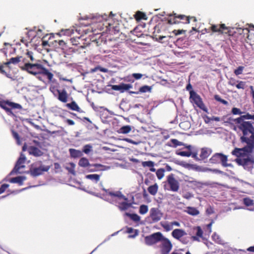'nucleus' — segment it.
<instances>
[{
  "label": "nucleus",
  "instance_id": "nucleus-42",
  "mask_svg": "<svg viewBox=\"0 0 254 254\" xmlns=\"http://www.w3.org/2000/svg\"><path fill=\"white\" fill-rule=\"evenodd\" d=\"M4 68H6V70L9 71V68H8V66L5 65L4 63H3L2 65H0V72L2 74L5 75L8 77H10L9 76L10 74L7 73V71Z\"/></svg>",
  "mask_w": 254,
  "mask_h": 254
},
{
  "label": "nucleus",
  "instance_id": "nucleus-8",
  "mask_svg": "<svg viewBox=\"0 0 254 254\" xmlns=\"http://www.w3.org/2000/svg\"><path fill=\"white\" fill-rule=\"evenodd\" d=\"M254 149V146L250 144H247V146L242 148H235L232 152V155L237 158H242L246 156V153H251Z\"/></svg>",
  "mask_w": 254,
  "mask_h": 254
},
{
  "label": "nucleus",
  "instance_id": "nucleus-39",
  "mask_svg": "<svg viewBox=\"0 0 254 254\" xmlns=\"http://www.w3.org/2000/svg\"><path fill=\"white\" fill-rule=\"evenodd\" d=\"M151 87L148 85H144L139 88L138 92H130V93L138 94L139 92L145 93L147 92H151Z\"/></svg>",
  "mask_w": 254,
  "mask_h": 254
},
{
  "label": "nucleus",
  "instance_id": "nucleus-18",
  "mask_svg": "<svg viewBox=\"0 0 254 254\" xmlns=\"http://www.w3.org/2000/svg\"><path fill=\"white\" fill-rule=\"evenodd\" d=\"M26 56L27 58L29 59V60L27 59L26 58L21 57V62H20L19 64V67L20 69L21 67L24 64L26 63H31V62H33L35 60L32 52L28 51L26 53Z\"/></svg>",
  "mask_w": 254,
  "mask_h": 254
},
{
  "label": "nucleus",
  "instance_id": "nucleus-20",
  "mask_svg": "<svg viewBox=\"0 0 254 254\" xmlns=\"http://www.w3.org/2000/svg\"><path fill=\"white\" fill-rule=\"evenodd\" d=\"M131 87V85L129 84L121 83L119 85H112V89L116 91H120L123 93L126 90H127Z\"/></svg>",
  "mask_w": 254,
  "mask_h": 254
},
{
  "label": "nucleus",
  "instance_id": "nucleus-58",
  "mask_svg": "<svg viewBox=\"0 0 254 254\" xmlns=\"http://www.w3.org/2000/svg\"><path fill=\"white\" fill-rule=\"evenodd\" d=\"M244 69V66H239L237 69H235L234 72L236 75H239L242 73Z\"/></svg>",
  "mask_w": 254,
  "mask_h": 254
},
{
  "label": "nucleus",
  "instance_id": "nucleus-2",
  "mask_svg": "<svg viewBox=\"0 0 254 254\" xmlns=\"http://www.w3.org/2000/svg\"><path fill=\"white\" fill-rule=\"evenodd\" d=\"M21 69L34 75L42 74L46 76L49 80L53 78V73L40 64L26 63L21 67Z\"/></svg>",
  "mask_w": 254,
  "mask_h": 254
},
{
  "label": "nucleus",
  "instance_id": "nucleus-30",
  "mask_svg": "<svg viewBox=\"0 0 254 254\" xmlns=\"http://www.w3.org/2000/svg\"><path fill=\"white\" fill-rule=\"evenodd\" d=\"M225 123L229 124L234 127V126H239L240 124V118L238 117L236 119H234L232 117H229L227 119Z\"/></svg>",
  "mask_w": 254,
  "mask_h": 254
},
{
  "label": "nucleus",
  "instance_id": "nucleus-24",
  "mask_svg": "<svg viewBox=\"0 0 254 254\" xmlns=\"http://www.w3.org/2000/svg\"><path fill=\"white\" fill-rule=\"evenodd\" d=\"M212 153V150L211 149L204 147L201 149L200 153L199 154V160H203L205 159L208 158V157Z\"/></svg>",
  "mask_w": 254,
  "mask_h": 254
},
{
  "label": "nucleus",
  "instance_id": "nucleus-17",
  "mask_svg": "<svg viewBox=\"0 0 254 254\" xmlns=\"http://www.w3.org/2000/svg\"><path fill=\"white\" fill-rule=\"evenodd\" d=\"M210 29L213 32H219L221 33H228V28L224 24L218 25H212Z\"/></svg>",
  "mask_w": 254,
  "mask_h": 254
},
{
  "label": "nucleus",
  "instance_id": "nucleus-16",
  "mask_svg": "<svg viewBox=\"0 0 254 254\" xmlns=\"http://www.w3.org/2000/svg\"><path fill=\"white\" fill-rule=\"evenodd\" d=\"M102 190L106 192V195H109L113 199H114L115 197H117L119 199H123L125 201H127L128 200V198L126 196H125L120 191L113 192L104 188H102Z\"/></svg>",
  "mask_w": 254,
  "mask_h": 254
},
{
  "label": "nucleus",
  "instance_id": "nucleus-13",
  "mask_svg": "<svg viewBox=\"0 0 254 254\" xmlns=\"http://www.w3.org/2000/svg\"><path fill=\"white\" fill-rule=\"evenodd\" d=\"M80 40V37H73L70 39V40L71 41V43L72 44L73 46H74L75 47L69 48L68 53L79 54L80 53L79 50H83L85 48V46H80L79 47H77L78 45L80 44L79 42V40Z\"/></svg>",
  "mask_w": 254,
  "mask_h": 254
},
{
  "label": "nucleus",
  "instance_id": "nucleus-15",
  "mask_svg": "<svg viewBox=\"0 0 254 254\" xmlns=\"http://www.w3.org/2000/svg\"><path fill=\"white\" fill-rule=\"evenodd\" d=\"M163 216V213L157 208H152L150 210V217L153 222L160 221Z\"/></svg>",
  "mask_w": 254,
  "mask_h": 254
},
{
  "label": "nucleus",
  "instance_id": "nucleus-49",
  "mask_svg": "<svg viewBox=\"0 0 254 254\" xmlns=\"http://www.w3.org/2000/svg\"><path fill=\"white\" fill-rule=\"evenodd\" d=\"M165 170L163 168H160L156 171V174L157 178L159 180H161L163 178L164 176Z\"/></svg>",
  "mask_w": 254,
  "mask_h": 254
},
{
  "label": "nucleus",
  "instance_id": "nucleus-25",
  "mask_svg": "<svg viewBox=\"0 0 254 254\" xmlns=\"http://www.w3.org/2000/svg\"><path fill=\"white\" fill-rule=\"evenodd\" d=\"M243 203L248 207L251 211L254 210V201L250 197H245L243 200Z\"/></svg>",
  "mask_w": 254,
  "mask_h": 254
},
{
  "label": "nucleus",
  "instance_id": "nucleus-62",
  "mask_svg": "<svg viewBox=\"0 0 254 254\" xmlns=\"http://www.w3.org/2000/svg\"><path fill=\"white\" fill-rule=\"evenodd\" d=\"M12 133L13 137L16 140L17 142L20 144V137L18 133L14 130H12Z\"/></svg>",
  "mask_w": 254,
  "mask_h": 254
},
{
  "label": "nucleus",
  "instance_id": "nucleus-43",
  "mask_svg": "<svg viewBox=\"0 0 254 254\" xmlns=\"http://www.w3.org/2000/svg\"><path fill=\"white\" fill-rule=\"evenodd\" d=\"M126 215L128 216L132 221L134 222H137L140 220V216L135 213L130 214L129 213H126Z\"/></svg>",
  "mask_w": 254,
  "mask_h": 254
},
{
  "label": "nucleus",
  "instance_id": "nucleus-19",
  "mask_svg": "<svg viewBox=\"0 0 254 254\" xmlns=\"http://www.w3.org/2000/svg\"><path fill=\"white\" fill-rule=\"evenodd\" d=\"M162 27V23H158L154 27V31L152 32L153 38H156L158 41H161L165 36H161L159 35L160 33L161 29Z\"/></svg>",
  "mask_w": 254,
  "mask_h": 254
},
{
  "label": "nucleus",
  "instance_id": "nucleus-31",
  "mask_svg": "<svg viewBox=\"0 0 254 254\" xmlns=\"http://www.w3.org/2000/svg\"><path fill=\"white\" fill-rule=\"evenodd\" d=\"M91 167H96V170H92L93 171H103L108 170L110 169V166H107L101 164H93L91 166Z\"/></svg>",
  "mask_w": 254,
  "mask_h": 254
},
{
  "label": "nucleus",
  "instance_id": "nucleus-9",
  "mask_svg": "<svg viewBox=\"0 0 254 254\" xmlns=\"http://www.w3.org/2000/svg\"><path fill=\"white\" fill-rule=\"evenodd\" d=\"M159 245L161 254H169L172 249L173 245L171 241L167 238L162 237Z\"/></svg>",
  "mask_w": 254,
  "mask_h": 254
},
{
  "label": "nucleus",
  "instance_id": "nucleus-28",
  "mask_svg": "<svg viewBox=\"0 0 254 254\" xmlns=\"http://www.w3.org/2000/svg\"><path fill=\"white\" fill-rule=\"evenodd\" d=\"M69 152L71 157L73 158H79L83 155V153L81 151L73 148H70Z\"/></svg>",
  "mask_w": 254,
  "mask_h": 254
},
{
  "label": "nucleus",
  "instance_id": "nucleus-26",
  "mask_svg": "<svg viewBox=\"0 0 254 254\" xmlns=\"http://www.w3.org/2000/svg\"><path fill=\"white\" fill-rule=\"evenodd\" d=\"M194 229L196 230V235L192 236L191 238L192 241H199V238H202L203 236V231L200 226H197L194 228Z\"/></svg>",
  "mask_w": 254,
  "mask_h": 254
},
{
  "label": "nucleus",
  "instance_id": "nucleus-14",
  "mask_svg": "<svg viewBox=\"0 0 254 254\" xmlns=\"http://www.w3.org/2000/svg\"><path fill=\"white\" fill-rule=\"evenodd\" d=\"M167 182L170 188V190L175 192L178 191L179 189V183L175 178L174 174H171L167 176Z\"/></svg>",
  "mask_w": 254,
  "mask_h": 254
},
{
  "label": "nucleus",
  "instance_id": "nucleus-29",
  "mask_svg": "<svg viewBox=\"0 0 254 254\" xmlns=\"http://www.w3.org/2000/svg\"><path fill=\"white\" fill-rule=\"evenodd\" d=\"M92 165L89 163L88 159L85 157H82L78 162V165L83 168H92L91 166Z\"/></svg>",
  "mask_w": 254,
  "mask_h": 254
},
{
  "label": "nucleus",
  "instance_id": "nucleus-57",
  "mask_svg": "<svg viewBox=\"0 0 254 254\" xmlns=\"http://www.w3.org/2000/svg\"><path fill=\"white\" fill-rule=\"evenodd\" d=\"M98 70H100L102 72H106L107 71V69L106 68L102 67L100 66H97L91 69V72H95Z\"/></svg>",
  "mask_w": 254,
  "mask_h": 254
},
{
  "label": "nucleus",
  "instance_id": "nucleus-10",
  "mask_svg": "<svg viewBox=\"0 0 254 254\" xmlns=\"http://www.w3.org/2000/svg\"><path fill=\"white\" fill-rule=\"evenodd\" d=\"M163 237L161 232H156L145 237V242L147 245L151 246L160 242Z\"/></svg>",
  "mask_w": 254,
  "mask_h": 254
},
{
  "label": "nucleus",
  "instance_id": "nucleus-56",
  "mask_svg": "<svg viewBox=\"0 0 254 254\" xmlns=\"http://www.w3.org/2000/svg\"><path fill=\"white\" fill-rule=\"evenodd\" d=\"M177 154L181 156L190 157L191 155L190 151H177Z\"/></svg>",
  "mask_w": 254,
  "mask_h": 254
},
{
  "label": "nucleus",
  "instance_id": "nucleus-50",
  "mask_svg": "<svg viewBox=\"0 0 254 254\" xmlns=\"http://www.w3.org/2000/svg\"><path fill=\"white\" fill-rule=\"evenodd\" d=\"M148 206L146 205L142 204L139 207V212L141 214H145L148 212Z\"/></svg>",
  "mask_w": 254,
  "mask_h": 254
},
{
  "label": "nucleus",
  "instance_id": "nucleus-23",
  "mask_svg": "<svg viewBox=\"0 0 254 254\" xmlns=\"http://www.w3.org/2000/svg\"><path fill=\"white\" fill-rule=\"evenodd\" d=\"M25 161H26V157H25V155L24 154L21 153L20 154V157L19 158V159H18V160L16 162V164L15 165L14 168H13V169L11 171V173H19V166L20 163H24L25 164Z\"/></svg>",
  "mask_w": 254,
  "mask_h": 254
},
{
  "label": "nucleus",
  "instance_id": "nucleus-12",
  "mask_svg": "<svg viewBox=\"0 0 254 254\" xmlns=\"http://www.w3.org/2000/svg\"><path fill=\"white\" fill-rule=\"evenodd\" d=\"M187 234L186 231L182 229H175L171 233L172 236L175 239L180 241L184 244H187L188 243V241L186 239H182V238L186 235Z\"/></svg>",
  "mask_w": 254,
  "mask_h": 254
},
{
  "label": "nucleus",
  "instance_id": "nucleus-53",
  "mask_svg": "<svg viewBox=\"0 0 254 254\" xmlns=\"http://www.w3.org/2000/svg\"><path fill=\"white\" fill-rule=\"evenodd\" d=\"M235 86L239 89H244L246 87V82L243 81L238 80Z\"/></svg>",
  "mask_w": 254,
  "mask_h": 254
},
{
  "label": "nucleus",
  "instance_id": "nucleus-11",
  "mask_svg": "<svg viewBox=\"0 0 254 254\" xmlns=\"http://www.w3.org/2000/svg\"><path fill=\"white\" fill-rule=\"evenodd\" d=\"M228 161L227 156L222 153H215L210 159L211 163L216 164L221 162L223 166L227 167L229 165L227 163Z\"/></svg>",
  "mask_w": 254,
  "mask_h": 254
},
{
  "label": "nucleus",
  "instance_id": "nucleus-46",
  "mask_svg": "<svg viewBox=\"0 0 254 254\" xmlns=\"http://www.w3.org/2000/svg\"><path fill=\"white\" fill-rule=\"evenodd\" d=\"M252 115L250 114L249 113H247L246 115H241L239 117L240 118V123L243 122H251L250 121H245V120H251L252 119Z\"/></svg>",
  "mask_w": 254,
  "mask_h": 254
},
{
  "label": "nucleus",
  "instance_id": "nucleus-59",
  "mask_svg": "<svg viewBox=\"0 0 254 254\" xmlns=\"http://www.w3.org/2000/svg\"><path fill=\"white\" fill-rule=\"evenodd\" d=\"M231 112L233 115H241L243 113L240 109L236 107L232 108Z\"/></svg>",
  "mask_w": 254,
  "mask_h": 254
},
{
  "label": "nucleus",
  "instance_id": "nucleus-6",
  "mask_svg": "<svg viewBox=\"0 0 254 254\" xmlns=\"http://www.w3.org/2000/svg\"><path fill=\"white\" fill-rule=\"evenodd\" d=\"M190 102L193 104H195L197 107L203 111L206 112L207 108L203 103L201 97L193 90L190 91Z\"/></svg>",
  "mask_w": 254,
  "mask_h": 254
},
{
  "label": "nucleus",
  "instance_id": "nucleus-51",
  "mask_svg": "<svg viewBox=\"0 0 254 254\" xmlns=\"http://www.w3.org/2000/svg\"><path fill=\"white\" fill-rule=\"evenodd\" d=\"M92 146L90 144H86L83 146V150L81 151L86 154H89L92 150Z\"/></svg>",
  "mask_w": 254,
  "mask_h": 254
},
{
  "label": "nucleus",
  "instance_id": "nucleus-36",
  "mask_svg": "<svg viewBox=\"0 0 254 254\" xmlns=\"http://www.w3.org/2000/svg\"><path fill=\"white\" fill-rule=\"evenodd\" d=\"M141 164L143 167H150V171L151 172H154L156 171V169L154 168V163L152 161H143L142 162Z\"/></svg>",
  "mask_w": 254,
  "mask_h": 254
},
{
  "label": "nucleus",
  "instance_id": "nucleus-34",
  "mask_svg": "<svg viewBox=\"0 0 254 254\" xmlns=\"http://www.w3.org/2000/svg\"><path fill=\"white\" fill-rule=\"evenodd\" d=\"M134 17L137 21L141 20H146L147 18L146 15L144 12L140 11H137L134 15Z\"/></svg>",
  "mask_w": 254,
  "mask_h": 254
},
{
  "label": "nucleus",
  "instance_id": "nucleus-32",
  "mask_svg": "<svg viewBox=\"0 0 254 254\" xmlns=\"http://www.w3.org/2000/svg\"><path fill=\"white\" fill-rule=\"evenodd\" d=\"M21 62V56H17L15 58H11L8 62L4 63V64L7 66L11 64H18Z\"/></svg>",
  "mask_w": 254,
  "mask_h": 254
},
{
  "label": "nucleus",
  "instance_id": "nucleus-41",
  "mask_svg": "<svg viewBox=\"0 0 254 254\" xmlns=\"http://www.w3.org/2000/svg\"><path fill=\"white\" fill-rule=\"evenodd\" d=\"M131 206V203L127 202H122L119 203L118 208L121 211L127 210Z\"/></svg>",
  "mask_w": 254,
  "mask_h": 254
},
{
  "label": "nucleus",
  "instance_id": "nucleus-52",
  "mask_svg": "<svg viewBox=\"0 0 254 254\" xmlns=\"http://www.w3.org/2000/svg\"><path fill=\"white\" fill-rule=\"evenodd\" d=\"M170 141L172 143V145L168 144V145L174 147H176L178 146H180L183 144L182 142L179 141L176 139H172Z\"/></svg>",
  "mask_w": 254,
  "mask_h": 254
},
{
  "label": "nucleus",
  "instance_id": "nucleus-64",
  "mask_svg": "<svg viewBox=\"0 0 254 254\" xmlns=\"http://www.w3.org/2000/svg\"><path fill=\"white\" fill-rule=\"evenodd\" d=\"M132 76L136 79H139L142 77V74L138 73H134L132 74Z\"/></svg>",
  "mask_w": 254,
  "mask_h": 254
},
{
  "label": "nucleus",
  "instance_id": "nucleus-45",
  "mask_svg": "<svg viewBox=\"0 0 254 254\" xmlns=\"http://www.w3.org/2000/svg\"><path fill=\"white\" fill-rule=\"evenodd\" d=\"M74 33V30L73 29H62L60 32L61 35H64L67 36H70Z\"/></svg>",
  "mask_w": 254,
  "mask_h": 254
},
{
  "label": "nucleus",
  "instance_id": "nucleus-3",
  "mask_svg": "<svg viewBox=\"0 0 254 254\" xmlns=\"http://www.w3.org/2000/svg\"><path fill=\"white\" fill-rule=\"evenodd\" d=\"M50 168V166L43 165L42 162L38 161L31 165L29 173L31 176L35 177L42 175L44 172L48 171Z\"/></svg>",
  "mask_w": 254,
  "mask_h": 254
},
{
  "label": "nucleus",
  "instance_id": "nucleus-44",
  "mask_svg": "<svg viewBox=\"0 0 254 254\" xmlns=\"http://www.w3.org/2000/svg\"><path fill=\"white\" fill-rule=\"evenodd\" d=\"M69 167H66L65 169L68 171L69 173L71 174H72L73 175H75V165L73 162H70L69 163Z\"/></svg>",
  "mask_w": 254,
  "mask_h": 254
},
{
  "label": "nucleus",
  "instance_id": "nucleus-5",
  "mask_svg": "<svg viewBox=\"0 0 254 254\" xmlns=\"http://www.w3.org/2000/svg\"><path fill=\"white\" fill-rule=\"evenodd\" d=\"M0 107L5 110L8 115H13L12 109H17L21 110L22 107L18 103L11 102L9 100H3L0 104Z\"/></svg>",
  "mask_w": 254,
  "mask_h": 254
},
{
  "label": "nucleus",
  "instance_id": "nucleus-40",
  "mask_svg": "<svg viewBox=\"0 0 254 254\" xmlns=\"http://www.w3.org/2000/svg\"><path fill=\"white\" fill-rule=\"evenodd\" d=\"M186 212L190 215L195 216L199 214V211L195 207H188Z\"/></svg>",
  "mask_w": 254,
  "mask_h": 254
},
{
  "label": "nucleus",
  "instance_id": "nucleus-47",
  "mask_svg": "<svg viewBox=\"0 0 254 254\" xmlns=\"http://www.w3.org/2000/svg\"><path fill=\"white\" fill-rule=\"evenodd\" d=\"M131 130V127L129 126H125L122 127L120 129L119 132L121 133L126 134L129 132Z\"/></svg>",
  "mask_w": 254,
  "mask_h": 254
},
{
  "label": "nucleus",
  "instance_id": "nucleus-63",
  "mask_svg": "<svg viewBox=\"0 0 254 254\" xmlns=\"http://www.w3.org/2000/svg\"><path fill=\"white\" fill-rule=\"evenodd\" d=\"M186 32V31L184 30H174L173 31V33L175 35H180V34H183V33H185Z\"/></svg>",
  "mask_w": 254,
  "mask_h": 254
},
{
  "label": "nucleus",
  "instance_id": "nucleus-4",
  "mask_svg": "<svg viewBox=\"0 0 254 254\" xmlns=\"http://www.w3.org/2000/svg\"><path fill=\"white\" fill-rule=\"evenodd\" d=\"M169 18L168 19V23L170 24H176L182 23L183 24H189L190 22V16H187L183 14H177L176 13L167 14Z\"/></svg>",
  "mask_w": 254,
  "mask_h": 254
},
{
  "label": "nucleus",
  "instance_id": "nucleus-22",
  "mask_svg": "<svg viewBox=\"0 0 254 254\" xmlns=\"http://www.w3.org/2000/svg\"><path fill=\"white\" fill-rule=\"evenodd\" d=\"M57 93L58 94V99L61 102L63 103H66L67 101L68 94L66 91L65 89L56 90Z\"/></svg>",
  "mask_w": 254,
  "mask_h": 254
},
{
  "label": "nucleus",
  "instance_id": "nucleus-61",
  "mask_svg": "<svg viewBox=\"0 0 254 254\" xmlns=\"http://www.w3.org/2000/svg\"><path fill=\"white\" fill-rule=\"evenodd\" d=\"M237 81H238V80H237L235 78L231 77L229 79L228 84L230 85H231L232 86H235Z\"/></svg>",
  "mask_w": 254,
  "mask_h": 254
},
{
  "label": "nucleus",
  "instance_id": "nucleus-21",
  "mask_svg": "<svg viewBox=\"0 0 254 254\" xmlns=\"http://www.w3.org/2000/svg\"><path fill=\"white\" fill-rule=\"evenodd\" d=\"M27 150L30 155H33L35 157L41 156L44 154V153L40 149L33 146H29Z\"/></svg>",
  "mask_w": 254,
  "mask_h": 254
},
{
  "label": "nucleus",
  "instance_id": "nucleus-48",
  "mask_svg": "<svg viewBox=\"0 0 254 254\" xmlns=\"http://www.w3.org/2000/svg\"><path fill=\"white\" fill-rule=\"evenodd\" d=\"M86 178L91 180H94L96 182H97L99 181L100 176L97 174H90L87 175Z\"/></svg>",
  "mask_w": 254,
  "mask_h": 254
},
{
  "label": "nucleus",
  "instance_id": "nucleus-60",
  "mask_svg": "<svg viewBox=\"0 0 254 254\" xmlns=\"http://www.w3.org/2000/svg\"><path fill=\"white\" fill-rule=\"evenodd\" d=\"M9 185L4 184H2L0 187V194L5 191V190L8 188Z\"/></svg>",
  "mask_w": 254,
  "mask_h": 254
},
{
  "label": "nucleus",
  "instance_id": "nucleus-33",
  "mask_svg": "<svg viewBox=\"0 0 254 254\" xmlns=\"http://www.w3.org/2000/svg\"><path fill=\"white\" fill-rule=\"evenodd\" d=\"M66 106L72 111H77L78 112H80V108L76 104V103L73 101L70 103H67L66 105Z\"/></svg>",
  "mask_w": 254,
  "mask_h": 254
},
{
  "label": "nucleus",
  "instance_id": "nucleus-37",
  "mask_svg": "<svg viewBox=\"0 0 254 254\" xmlns=\"http://www.w3.org/2000/svg\"><path fill=\"white\" fill-rule=\"evenodd\" d=\"M26 179V177L24 176H18L12 178L10 179V182L12 183H18L20 185H22L23 182Z\"/></svg>",
  "mask_w": 254,
  "mask_h": 254
},
{
  "label": "nucleus",
  "instance_id": "nucleus-38",
  "mask_svg": "<svg viewBox=\"0 0 254 254\" xmlns=\"http://www.w3.org/2000/svg\"><path fill=\"white\" fill-rule=\"evenodd\" d=\"M158 190V186L157 184L151 185L148 188V191L149 193L152 195H155L157 193Z\"/></svg>",
  "mask_w": 254,
  "mask_h": 254
},
{
  "label": "nucleus",
  "instance_id": "nucleus-1",
  "mask_svg": "<svg viewBox=\"0 0 254 254\" xmlns=\"http://www.w3.org/2000/svg\"><path fill=\"white\" fill-rule=\"evenodd\" d=\"M233 130L237 131L239 129L242 131L243 135L240 137L242 143L254 146V127L251 122H243L240 123L239 126H234Z\"/></svg>",
  "mask_w": 254,
  "mask_h": 254
},
{
  "label": "nucleus",
  "instance_id": "nucleus-54",
  "mask_svg": "<svg viewBox=\"0 0 254 254\" xmlns=\"http://www.w3.org/2000/svg\"><path fill=\"white\" fill-rule=\"evenodd\" d=\"M214 98L217 101H218L225 105H228V102L226 100L222 99L218 95H214Z\"/></svg>",
  "mask_w": 254,
  "mask_h": 254
},
{
  "label": "nucleus",
  "instance_id": "nucleus-27",
  "mask_svg": "<svg viewBox=\"0 0 254 254\" xmlns=\"http://www.w3.org/2000/svg\"><path fill=\"white\" fill-rule=\"evenodd\" d=\"M53 44L55 45L58 48H61L63 50H66L68 51V49H67V46L66 43L63 40H55L53 42Z\"/></svg>",
  "mask_w": 254,
  "mask_h": 254
},
{
  "label": "nucleus",
  "instance_id": "nucleus-35",
  "mask_svg": "<svg viewBox=\"0 0 254 254\" xmlns=\"http://www.w3.org/2000/svg\"><path fill=\"white\" fill-rule=\"evenodd\" d=\"M105 17H104V16L102 15V16H100L98 17V19H99V25L100 26V29L101 28H102V26L103 25H105V26L106 27H108V26H110V24L109 23H107V15H105Z\"/></svg>",
  "mask_w": 254,
  "mask_h": 254
},
{
  "label": "nucleus",
  "instance_id": "nucleus-55",
  "mask_svg": "<svg viewBox=\"0 0 254 254\" xmlns=\"http://www.w3.org/2000/svg\"><path fill=\"white\" fill-rule=\"evenodd\" d=\"M161 225L162 227L166 231H171L172 229V226L171 225V223L170 224L168 223H161Z\"/></svg>",
  "mask_w": 254,
  "mask_h": 254
},
{
  "label": "nucleus",
  "instance_id": "nucleus-7",
  "mask_svg": "<svg viewBox=\"0 0 254 254\" xmlns=\"http://www.w3.org/2000/svg\"><path fill=\"white\" fill-rule=\"evenodd\" d=\"M235 162L238 165L243 166L245 170L248 171H252L254 168V160L249 157L237 158Z\"/></svg>",
  "mask_w": 254,
  "mask_h": 254
}]
</instances>
